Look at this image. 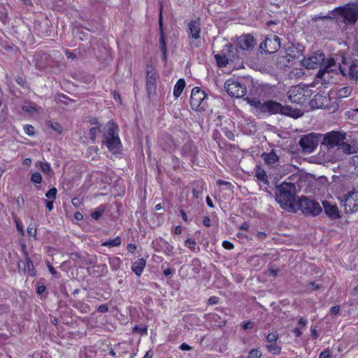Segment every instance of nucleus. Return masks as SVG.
I'll list each match as a JSON object with an SVG mask.
<instances>
[{
  "mask_svg": "<svg viewBox=\"0 0 358 358\" xmlns=\"http://www.w3.org/2000/svg\"><path fill=\"white\" fill-rule=\"evenodd\" d=\"M36 166L39 167L41 170L48 176H51L52 174V169L49 163L43 161H38L36 163Z\"/></svg>",
  "mask_w": 358,
  "mask_h": 358,
  "instance_id": "obj_23",
  "label": "nucleus"
},
{
  "mask_svg": "<svg viewBox=\"0 0 358 358\" xmlns=\"http://www.w3.org/2000/svg\"><path fill=\"white\" fill-rule=\"evenodd\" d=\"M100 132V128L99 127H94L90 129L89 131V137L92 141H94L96 135Z\"/></svg>",
  "mask_w": 358,
  "mask_h": 358,
  "instance_id": "obj_32",
  "label": "nucleus"
},
{
  "mask_svg": "<svg viewBox=\"0 0 358 358\" xmlns=\"http://www.w3.org/2000/svg\"><path fill=\"white\" fill-rule=\"evenodd\" d=\"M275 200L280 206L287 210L295 208L296 187L292 182H284L276 186Z\"/></svg>",
  "mask_w": 358,
  "mask_h": 358,
  "instance_id": "obj_5",
  "label": "nucleus"
},
{
  "mask_svg": "<svg viewBox=\"0 0 358 358\" xmlns=\"http://www.w3.org/2000/svg\"><path fill=\"white\" fill-rule=\"evenodd\" d=\"M311 334H312V337L313 338H317L318 337L317 331L316 330L315 328H312Z\"/></svg>",
  "mask_w": 358,
  "mask_h": 358,
  "instance_id": "obj_61",
  "label": "nucleus"
},
{
  "mask_svg": "<svg viewBox=\"0 0 358 358\" xmlns=\"http://www.w3.org/2000/svg\"><path fill=\"white\" fill-rule=\"evenodd\" d=\"M262 157L264 162L271 166H274L279 159L278 156L273 150L268 153H263Z\"/></svg>",
  "mask_w": 358,
  "mask_h": 358,
  "instance_id": "obj_18",
  "label": "nucleus"
},
{
  "mask_svg": "<svg viewBox=\"0 0 358 358\" xmlns=\"http://www.w3.org/2000/svg\"><path fill=\"white\" fill-rule=\"evenodd\" d=\"M224 88L232 97H243L247 92L246 87L238 79H228L224 83Z\"/></svg>",
  "mask_w": 358,
  "mask_h": 358,
  "instance_id": "obj_10",
  "label": "nucleus"
},
{
  "mask_svg": "<svg viewBox=\"0 0 358 358\" xmlns=\"http://www.w3.org/2000/svg\"><path fill=\"white\" fill-rule=\"evenodd\" d=\"M206 203L210 208H214L213 201L209 196L206 197Z\"/></svg>",
  "mask_w": 358,
  "mask_h": 358,
  "instance_id": "obj_63",
  "label": "nucleus"
},
{
  "mask_svg": "<svg viewBox=\"0 0 358 358\" xmlns=\"http://www.w3.org/2000/svg\"><path fill=\"white\" fill-rule=\"evenodd\" d=\"M351 93L352 88L350 87H341L334 92L336 97L338 99L348 97ZM331 94H334V92H332Z\"/></svg>",
  "mask_w": 358,
  "mask_h": 358,
  "instance_id": "obj_20",
  "label": "nucleus"
},
{
  "mask_svg": "<svg viewBox=\"0 0 358 358\" xmlns=\"http://www.w3.org/2000/svg\"><path fill=\"white\" fill-rule=\"evenodd\" d=\"M208 96L199 87H194L190 96V106L196 111H204L208 107Z\"/></svg>",
  "mask_w": 358,
  "mask_h": 358,
  "instance_id": "obj_9",
  "label": "nucleus"
},
{
  "mask_svg": "<svg viewBox=\"0 0 358 358\" xmlns=\"http://www.w3.org/2000/svg\"><path fill=\"white\" fill-rule=\"evenodd\" d=\"M267 348L273 355H279L281 351V348L275 343L268 345Z\"/></svg>",
  "mask_w": 358,
  "mask_h": 358,
  "instance_id": "obj_30",
  "label": "nucleus"
},
{
  "mask_svg": "<svg viewBox=\"0 0 358 358\" xmlns=\"http://www.w3.org/2000/svg\"><path fill=\"white\" fill-rule=\"evenodd\" d=\"M45 289H46V288L45 286H43V285L38 286L37 288V293L38 294H41L45 291Z\"/></svg>",
  "mask_w": 358,
  "mask_h": 358,
  "instance_id": "obj_59",
  "label": "nucleus"
},
{
  "mask_svg": "<svg viewBox=\"0 0 358 358\" xmlns=\"http://www.w3.org/2000/svg\"><path fill=\"white\" fill-rule=\"evenodd\" d=\"M159 45L162 51L163 52L164 56H166V45L163 34H162L159 39Z\"/></svg>",
  "mask_w": 358,
  "mask_h": 358,
  "instance_id": "obj_40",
  "label": "nucleus"
},
{
  "mask_svg": "<svg viewBox=\"0 0 358 358\" xmlns=\"http://www.w3.org/2000/svg\"><path fill=\"white\" fill-rule=\"evenodd\" d=\"M217 185H219V186L224 185L226 187L227 189L232 191L233 185L229 182L224 181V180H217Z\"/></svg>",
  "mask_w": 358,
  "mask_h": 358,
  "instance_id": "obj_42",
  "label": "nucleus"
},
{
  "mask_svg": "<svg viewBox=\"0 0 358 358\" xmlns=\"http://www.w3.org/2000/svg\"><path fill=\"white\" fill-rule=\"evenodd\" d=\"M76 36H78L80 40H84L86 38V36L88 35L87 30L84 29H77L75 32Z\"/></svg>",
  "mask_w": 358,
  "mask_h": 358,
  "instance_id": "obj_39",
  "label": "nucleus"
},
{
  "mask_svg": "<svg viewBox=\"0 0 358 358\" xmlns=\"http://www.w3.org/2000/svg\"><path fill=\"white\" fill-rule=\"evenodd\" d=\"M48 124L54 131H57L59 134L62 133V127L59 123L53 122H49L48 123Z\"/></svg>",
  "mask_w": 358,
  "mask_h": 358,
  "instance_id": "obj_33",
  "label": "nucleus"
},
{
  "mask_svg": "<svg viewBox=\"0 0 358 358\" xmlns=\"http://www.w3.org/2000/svg\"><path fill=\"white\" fill-rule=\"evenodd\" d=\"M322 206L325 213L331 219H338L340 217V212L337 206L331 201H323Z\"/></svg>",
  "mask_w": 358,
  "mask_h": 358,
  "instance_id": "obj_15",
  "label": "nucleus"
},
{
  "mask_svg": "<svg viewBox=\"0 0 358 358\" xmlns=\"http://www.w3.org/2000/svg\"><path fill=\"white\" fill-rule=\"evenodd\" d=\"M280 47V38L275 35L271 36L264 39L259 48L266 53L272 54L275 52Z\"/></svg>",
  "mask_w": 358,
  "mask_h": 358,
  "instance_id": "obj_13",
  "label": "nucleus"
},
{
  "mask_svg": "<svg viewBox=\"0 0 358 358\" xmlns=\"http://www.w3.org/2000/svg\"><path fill=\"white\" fill-rule=\"evenodd\" d=\"M266 236V234L264 232H263V231H259L257 234V237L258 238H259V239H262V240L265 238Z\"/></svg>",
  "mask_w": 358,
  "mask_h": 358,
  "instance_id": "obj_60",
  "label": "nucleus"
},
{
  "mask_svg": "<svg viewBox=\"0 0 358 358\" xmlns=\"http://www.w3.org/2000/svg\"><path fill=\"white\" fill-rule=\"evenodd\" d=\"M215 59L220 67L226 66L229 62V59L225 55L217 54L215 55Z\"/></svg>",
  "mask_w": 358,
  "mask_h": 358,
  "instance_id": "obj_26",
  "label": "nucleus"
},
{
  "mask_svg": "<svg viewBox=\"0 0 358 358\" xmlns=\"http://www.w3.org/2000/svg\"><path fill=\"white\" fill-rule=\"evenodd\" d=\"M45 206L48 210L50 212L53 209V203L54 201L51 200H45Z\"/></svg>",
  "mask_w": 358,
  "mask_h": 358,
  "instance_id": "obj_47",
  "label": "nucleus"
},
{
  "mask_svg": "<svg viewBox=\"0 0 358 358\" xmlns=\"http://www.w3.org/2000/svg\"><path fill=\"white\" fill-rule=\"evenodd\" d=\"M105 208L103 206H100L94 211L91 213L92 218L98 220L103 213Z\"/></svg>",
  "mask_w": 358,
  "mask_h": 358,
  "instance_id": "obj_29",
  "label": "nucleus"
},
{
  "mask_svg": "<svg viewBox=\"0 0 358 358\" xmlns=\"http://www.w3.org/2000/svg\"><path fill=\"white\" fill-rule=\"evenodd\" d=\"M307 323H308V320L304 318H301L298 322V324L299 325V327H301V328L305 327L307 325Z\"/></svg>",
  "mask_w": 358,
  "mask_h": 358,
  "instance_id": "obj_52",
  "label": "nucleus"
},
{
  "mask_svg": "<svg viewBox=\"0 0 358 358\" xmlns=\"http://www.w3.org/2000/svg\"><path fill=\"white\" fill-rule=\"evenodd\" d=\"M352 162L355 168L358 169V155H355L352 157Z\"/></svg>",
  "mask_w": 358,
  "mask_h": 358,
  "instance_id": "obj_58",
  "label": "nucleus"
},
{
  "mask_svg": "<svg viewBox=\"0 0 358 358\" xmlns=\"http://www.w3.org/2000/svg\"><path fill=\"white\" fill-rule=\"evenodd\" d=\"M136 250V245L133 243H129L127 245V250L130 253H134L135 250Z\"/></svg>",
  "mask_w": 358,
  "mask_h": 358,
  "instance_id": "obj_50",
  "label": "nucleus"
},
{
  "mask_svg": "<svg viewBox=\"0 0 358 358\" xmlns=\"http://www.w3.org/2000/svg\"><path fill=\"white\" fill-rule=\"evenodd\" d=\"M16 227H17V231L21 234V235L23 236L24 232L22 224L20 222L16 220Z\"/></svg>",
  "mask_w": 358,
  "mask_h": 358,
  "instance_id": "obj_48",
  "label": "nucleus"
},
{
  "mask_svg": "<svg viewBox=\"0 0 358 358\" xmlns=\"http://www.w3.org/2000/svg\"><path fill=\"white\" fill-rule=\"evenodd\" d=\"M322 144L328 149L337 148V150L345 154L350 155L357 153L358 147L355 143H349L346 141L345 133L332 131L324 134Z\"/></svg>",
  "mask_w": 358,
  "mask_h": 358,
  "instance_id": "obj_3",
  "label": "nucleus"
},
{
  "mask_svg": "<svg viewBox=\"0 0 358 358\" xmlns=\"http://www.w3.org/2000/svg\"><path fill=\"white\" fill-rule=\"evenodd\" d=\"M24 131L26 134L29 136H33L34 135V128L33 126L30 124H26L23 127Z\"/></svg>",
  "mask_w": 358,
  "mask_h": 358,
  "instance_id": "obj_37",
  "label": "nucleus"
},
{
  "mask_svg": "<svg viewBox=\"0 0 358 358\" xmlns=\"http://www.w3.org/2000/svg\"><path fill=\"white\" fill-rule=\"evenodd\" d=\"M26 262H27V270L29 274L31 276H34L36 275V270L34 268V266L33 262L31 260L29 257L26 255Z\"/></svg>",
  "mask_w": 358,
  "mask_h": 358,
  "instance_id": "obj_28",
  "label": "nucleus"
},
{
  "mask_svg": "<svg viewBox=\"0 0 358 358\" xmlns=\"http://www.w3.org/2000/svg\"><path fill=\"white\" fill-rule=\"evenodd\" d=\"M246 101L251 107L252 112L260 118L276 113L288 115L294 118L302 115L300 110L294 109L288 106H284L274 101L262 102L256 98H247Z\"/></svg>",
  "mask_w": 358,
  "mask_h": 358,
  "instance_id": "obj_2",
  "label": "nucleus"
},
{
  "mask_svg": "<svg viewBox=\"0 0 358 358\" xmlns=\"http://www.w3.org/2000/svg\"><path fill=\"white\" fill-rule=\"evenodd\" d=\"M349 78L354 80L358 84V62L353 63L348 69Z\"/></svg>",
  "mask_w": 358,
  "mask_h": 358,
  "instance_id": "obj_21",
  "label": "nucleus"
},
{
  "mask_svg": "<svg viewBox=\"0 0 358 358\" xmlns=\"http://www.w3.org/2000/svg\"><path fill=\"white\" fill-rule=\"evenodd\" d=\"M31 164V159L30 158H26L23 161V164L27 166H30Z\"/></svg>",
  "mask_w": 358,
  "mask_h": 358,
  "instance_id": "obj_64",
  "label": "nucleus"
},
{
  "mask_svg": "<svg viewBox=\"0 0 358 358\" xmlns=\"http://www.w3.org/2000/svg\"><path fill=\"white\" fill-rule=\"evenodd\" d=\"M278 338V336L275 333H271L266 337L267 341L271 343H275Z\"/></svg>",
  "mask_w": 358,
  "mask_h": 358,
  "instance_id": "obj_44",
  "label": "nucleus"
},
{
  "mask_svg": "<svg viewBox=\"0 0 358 358\" xmlns=\"http://www.w3.org/2000/svg\"><path fill=\"white\" fill-rule=\"evenodd\" d=\"M90 310V308L88 305L87 304H84V303H82L81 304V306H80V311L82 313H89Z\"/></svg>",
  "mask_w": 358,
  "mask_h": 358,
  "instance_id": "obj_51",
  "label": "nucleus"
},
{
  "mask_svg": "<svg viewBox=\"0 0 358 358\" xmlns=\"http://www.w3.org/2000/svg\"><path fill=\"white\" fill-rule=\"evenodd\" d=\"M222 246L224 248L229 250H232L234 248V244L228 241H224L222 242Z\"/></svg>",
  "mask_w": 358,
  "mask_h": 358,
  "instance_id": "obj_46",
  "label": "nucleus"
},
{
  "mask_svg": "<svg viewBox=\"0 0 358 358\" xmlns=\"http://www.w3.org/2000/svg\"><path fill=\"white\" fill-rule=\"evenodd\" d=\"M299 206L301 211L305 214L315 216L322 212V207L320 203L307 197L301 198L299 201Z\"/></svg>",
  "mask_w": 358,
  "mask_h": 358,
  "instance_id": "obj_11",
  "label": "nucleus"
},
{
  "mask_svg": "<svg viewBox=\"0 0 358 358\" xmlns=\"http://www.w3.org/2000/svg\"><path fill=\"white\" fill-rule=\"evenodd\" d=\"M346 212L353 213L358 210V192H349L345 199Z\"/></svg>",
  "mask_w": 358,
  "mask_h": 358,
  "instance_id": "obj_14",
  "label": "nucleus"
},
{
  "mask_svg": "<svg viewBox=\"0 0 358 358\" xmlns=\"http://www.w3.org/2000/svg\"><path fill=\"white\" fill-rule=\"evenodd\" d=\"M180 349L182 350H190L192 347H190L188 344L183 343L180 345Z\"/></svg>",
  "mask_w": 358,
  "mask_h": 358,
  "instance_id": "obj_57",
  "label": "nucleus"
},
{
  "mask_svg": "<svg viewBox=\"0 0 358 358\" xmlns=\"http://www.w3.org/2000/svg\"><path fill=\"white\" fill-rule=\"evenodd\" d=\"M255 176L259 180L263 182L264 184L268 183L267 176L265 171L261 167L258 166L255 169Z\"/></svg>",
  "mask_w": 358,
  "mask_h": 358,
  "instance_id": "obj_24",
  "label": "nucleus"
},
{
  "mask_svg": "<svg viewBox=\"0 0 358 358\" xmlns=\"http://www.w3.org/2000/svg\"><path fill=\"white\" fill-rule=\"evenodd\" d=\"M121 238L120 236H116L115 238L113 239H109L103 243H102L103 246L113 248V247H117L120 245L121 244Z\"/></svg>",
  "mask_w": 358,
  "mask_h": 358,
  "instance_id": "obj_25",
  "label": "nucleus"
},
{
  "mask_svg": "<svg viewBox=\"0 0 358 358\" xmlns=\"http://www.w3.org/2000/svg\"><path fill=\"white\" fill-rule=\"evenodd\" d=\"M262 352L259 349H252L248 355V358H260Z\"/></svg>",
  "mask_w": 358,
  "mask_h": 358,
  "instance_id": "obj_38",
  "label": "nucleus"
},
{
  "mask_svg": "<svg viewBox=\"0 0 358 358\" xmlns=\"http://www.w3.org/2000/svg\"><path fill=\"white\" fill-rule=\"evenodd\" d=\"M107 131L104 134V143L113 154L117 153L121 147V141L118 136V127L113 122L106 124Z\"/></svg>",
  "mask_w": 358,
  "mask_h": 358,
  "instance_id": "obj_6",
  "label": "nucleus"
},
{
  "mask_svg": "<svg viewBox=\"0 0 358 358\" xmlns=\"http://www.w3.org/2000/svg\"><path fill=\"white\" fill-rule=\"evenodd\" d=\"M294 335L296 336V337H299L302 335L303 332L301 331V327H296L294 331H293Z\"/></svg>",
  "mask_w": 358,
  "mask_h": 358,
  "instance_id": "obj_55",
  "label": "nucleus"
},
{
  "mask_svg": "<svg viewBox=\"0 0 358 358\" xmlns=\"http://www.w3.org/2000/svg\"><path fill=\"white\" fill-rule=\"evenodd\" d=\"M134 331L139 332V334L141 335H145L148 333L147 327L143 326H136L134 328Z\"/></svg>",
  "mask_w": 358,
  "mask_h": 358,
  "instance_id": "obj_43",
  "label": "nucleus"
},
{
  "mask_svg": "<svg viewBox=\"0 0 358 358\" xmlns=\"http://www.w3.org/2000/svg\"><path fill=\"white\" fill-rule=\"evenodd\" d=\"M146 265V261L143 259H138L136 260L131 266V270L138 275L140 276Z\"/></svg>",
  "mask_w": 358,
  "mask_h": 358,
  "instance_id": "obj_19",
  "label": "nucleus"
},
{
  "mask_svg": "<svg viewBox=\"0 0 358 358\" xmlns=\"http://www.w3.org/2000/svg\"><path fill=\"white\" fill-rule=\"evenodd\" d=\"M287 95L290 102L302 105L310 97L311 90L307 87L295 85L290 87Z\"/></svg>",
  "mask_w": 358,
  "mask_h": 358,
  "instance_id": "obj_8",
  "label": "nucleus"
},
{
  "mask_svg": "<svg viewBox=\"0 0 358 358\" xmlns=\"http://www.w3.org/2000/svg\"><path fill=\"white\" fill-rule=\"evenodd\" d=\"M189 43L192 48H199L201 42V21L199 18L192 19L186 22Z\"/></svg>",
  "mask_w": 358,
  "mask_h": 358,
  "instance_id": "obj_7",
  "label": "nucleus"
},
{
  "mask_svg": "<svg viewBox=\"0 0 358 358\" xmlns=\"http://www.w3.org/2000/svg\"><path fill=\"white\" fill-rule=\"evenodd\" d=\"M340 311V307L338 306H335L331 308L330 312L333 315H336Z\"/></svg>",
  "mask_w": 358,
  "mask_h": 358,
  "instance_id": "obj_54",
  "label": "nucleus"
},
{
  "mask_svg": "<svg viewBox=\"0 0 358 358\" xmlns=\"http://www.w3.org/2000/svg\"><path fill=\"white\" fill-rule=\"evenodd\" d=\"M238 48L245 50L252 48L254 46V38L252 36L247 34L241 36L238 39Z\"/></svg>",
  "mask_w": 358,
  "mask_h": 358,
  "instance_id": "obj_16",
  "label": "nucleus"
},
{
  "mask_svg": "<svg viewBox=\"0 0 358 358\" xmlns=\"http://www.w3.org/2000/svg\"><path fill=\"white\" fill-rule=\"evenodd\" d=\"M185 245L186 247L189 248L192 251H194L196 250V243L192 238H187L185 242Z\"/></svg>",
  "mask_w": 358,
  "mask_h": 358,
  "instance_id": "obj_34",
  "label": "nucleus"
},
{
  "mask_svg": "<svg viewBox=\"0 0 358 358\" xmlns=\"http://www.w3.org/2000/svg\"><path fill=\"white\" fill-rule=\"evenodd\" d=\"M27 231L29 236L34 238L36 236L37 230L34 224H30L27 227Z\"/></svg>",
  "mask_w": 358,
  "mask_h": 358,
  "instance_id": "obj_35",
  "label": "nucleus"
},
{
  "mask_svg": "<svg viewBox=\"0 0 358 358\" xmlns=\"http://www.w3.org/2000/svg\"><path fill=\"white\" fill-rule=\"evenodd\" d=\"M31 180L36 184H40L42 182V176L39 173L35 172L31 175Z\"/></svg>",
  "mask_w": 358,
  "mask_h": 358,
  "instance_id": "obj_36",
  "label": "nucleus"
},
{
  "mask_svg": "<svg viewBox=\"0 0 358 358\" xmlns=\"http://www.w3.org/2000/svg\"><path fill=\"white\" fill-rule=\"evenodd\" d=\"M185 87V82L183 79H179L177 83H176V85H174V87H173V95L178 98L179 97L184 88Z\"/></svg>",
  "mask_w": 358,
  "mask_h": 358,
  "instance_id": "obj_22",
  "label": "nucleus"
},
{
  "mask_svg": "<svg viewBox=\"0 0 358 358\" xmlns=\"http://www.w3.org/2000/svg\"><path fill=\"white\" fill-rule=\"evenodd\" d=\"M302 64L308 69H317L322 66L317 75V82L320 79L321 83H322V81L325 83L327 80L328 81L330 78H332L331 73H337L338 71L343 75H346L344 69L340 66L339 64H337L335 58L329 57L325 60V56L322 52L318 51L309 57H305L302 61Z\"/></svg>",
  "mask_w": 358,
  "mask_h": 358,
  "instance_id": "obj_1",
  "label": "nucleus"
},
{
  "mask_svg": "<svg viewBox=\"0 0 358 358\" xmlns=\"http://www.w3.org/2000/svg\"><path fill=\"white\" fill-rule=\"evenodd\" d=\"M156 76L152 69H147L146 85L148 93H151L156 87Z\"/></svg>",
  "mask_w": 358,
  "mask_h": 358,
  "instance_id": "obj_17",
  "label": "nucleus"
},
{
  "mask_svg": "<svg viewBox=\"0 0 358 358\" xmlns=\"http://www.w3.org/2000/svg\"><path fill=\"white\" fill-rule=\"evenodd\" d=\"M57 188L55 187H52L51 189H50L46 193H45V196L51 201H54L56 198V196H57Z\"/></svg>",
  "mask_w": 358,
  "mask_h": 358,
  "instance_id": "obj_31",
  "label": "nucleus"
},
{
  "mask_svg": "<svg viewBox=\"0 0 358 358\" xmlns=\"http://www.w3.org/2000/svg\"><path fill=\"white\" fill-rule=\"evenodd\" d=\"M320 288V286L318 285H315L314 282H310L308 285V289L310 290H314Z\"/></svg>",
  "mask_w": 358,
  "mask_h": 358,
  "instance_id": "obj_56",
  "label": "nucleus"
},
{
  "mask_svg": "<svg viewBox=\"0 0 358 358\" xmlns=\"http://www.w3.org/2000/svg\"><path fill=\"white\" fill-rule=\"evenodd\" d=\"M332 15L340 26L355 24L358 20V0L336 8L333 10Z\"/></svg>",
  "mask_w": 358,
  "mask_h": 358,
  "instance_id": "obj_4",
  "label": "nucleus"
},
{
  "mask_svg": "<svg viewBox=\"0 0 358 358\" xmlns=\"http://www.w3.org/2000/svg\"><path fill=\"white\" fill-rule=\"evenodd\" d=\"M22 109L25 113L33 115L38 112L39 108L31 104H24L22 106Z\"/></svg>",
  "mask_w": 358,
  "mask_h": 358,
  "instance_id": "obj_27",
  "label": "nucleus"
},
{
  "mask_svg": "<svg viewBox=\"0 0 358 358\" xmlns=\"http://www.w3.org/2000/svg\"><path fill=\"white\" fill-rule=\"evenodd\" d=\"M220 298L215 296H210L208 300V305H214L219 303Z\"/></svg>",
  "mask_w": 358,
  "mask_h": 358,
  "instance_id": "obj_45",
  "label": "nucleus"
},
{
  "mask_svg": "<svg viewBox=\"0 0 358 358\" xmlns=\"http://www.w3.org/2000/svg\"><path fill=\"white\" fill-rule=\"evenodd\" d=\"M172 252H173V247L171 246L170 245H168L167 248H166V254L168 255H172Z\"/></svg>",
  "mask_w": 358,
  "mask_h": 358,
  "instance_id": "obj_62",
  "label": "nucleus"
},
{
  "mask_svg": "<svg viewBox=\"0 0 358 358\" xmlns=\"http://www.w3.org/2000/svg\"><path fill=\"white\" fill-rule=\"evenodd\" d=\"M108 310V306L106 304L100 305L98 308V311L102 313H106Z\"/></svg>",
  "mask_w": 358,
  "mask_h": 358,
  "instance_id": "obj_49",
  "label": "nucleus"
},
{
  "mask_svg": "<svg viewBox=\"0 0 358 358\" xmlns=\"http://www.w3.org/2000/svg\"><path fill=\"white\" fill-rule=\"evenodd\" d=\"M318 134L310 133L303 136L299 141V145L303 151L306 153L313 152L318 145Z\"/></svg>",
  "mask_w": 358,
  "mask_h": 358,
  "instance_id": "obj_12",
  "label": "nucleus"
},
{
  "mask_svg": "<svg viewBox=\"0 0 358 358\" xmlns=\"http://www.w3.org/2000/svg\"><path fill=\"white\" fill-rule=\"evenodd\" d=\"M319 358H330V353L327 350H325L324 351H322L320 356H319Z\"/></svg>",
  "mask_w": 358,
  "mask_h": 358,
  "instance_id": "obj_53",
  "label": "nucleus"
},
{
  "mask_svg": "<svg viewBox=\"0 0 358 358\" xmlns=\"http://www.w3.org/2000/svg\"><path fill=\"white\" fill-rule=\"evenodd\" d=\"M217 185H219V186L224 185L226 187L227 189L232 191L233 185L229 182L224 181V180H217Z\"/></svg>",
  "mask_w": 358,
  "mask_h": 358,
  "instance_id": "obj_41",
  "label": "nucleus"
}]
</instances>
